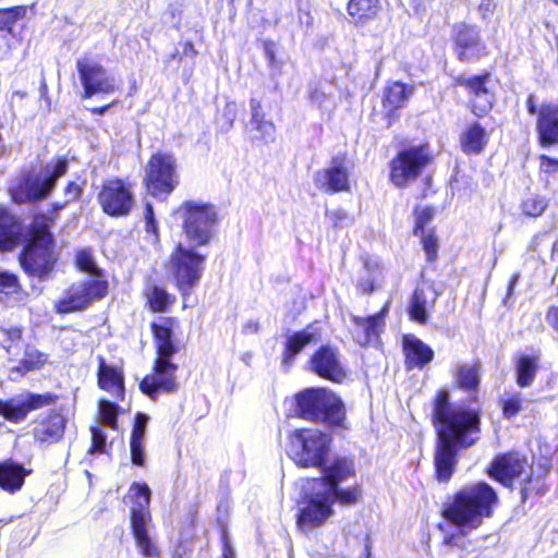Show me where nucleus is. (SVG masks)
<instances>
[{
    "instance_id": "11",
    "label": "nucleus",
    "mask_w": 558,
    "mask_h": 558,
    "mask_svg": "<svg viewBox=\"0 0 558 558\" xmlns=\"http://www.w3.org/2000/svg\"><path fill=\"white\" fill-rule=\"evenodd\" d=\"M193 247H186L179 243L171 255V271L179 290L184 294L189 293L199 281L206 259L205 255L195 252Z\"/></svg>"
},
{
    "instance_id": "55",
    "label": "nucleus",
    "mask_w": 558,
    "mask_h": 558,
    "mask_svg": "<svg viewBox=\"0 0 558 558\" xmlns=\"http://www.w3.org/2000/svg\"><path fill=\"white\" fill-rule=\"evenodd\" d=\"M81 194H82V187L75 182H70L64 190L65 201L61 207H63L68 203L78 199Z\"/></svg>"
},
{
    "instance_id": "58",
    "label": "nucleus",
    "mask_w": 558,
    "mask_h": 558,
    "mask_svg": "<svg viewBox=\"0 0 558 558\" xmlns=\"http://www.w3.org/2000/svg\"><path fill=\"white\" fill-rule=\"evenodd\" d=\"M547 324L558 331V306H551L546 314Z\"/></svg>"
},
{
    "instance_id": "64",
    "label": "nucleus",
    "mask_w": 558,
    "mask_h": 558,
    "mask_svg": "<svg viewBox=\"0 0 558 558\" xmlns=\"http://www.w3.org/2000/svg\"><path fill=\"white\" fill-rule=\"evenodd\" d=\"M223 557L225 558H235L234 550L230 547V545L228 543L225 544Z\"/></svg>"
},
{
    "instance_id": "37",
    "label": "nucleus",
    "mask_w": 558,
    "mask_h": 558,
    "mask_svg": "<svg viewBox=\"0 0 558 558\" xmlns=\"http://www.w3.org/2000/svg\"><path fill=\"white\" fill-rule=\"evenodd\" d=\"M537 363L534 357L523 355L517 362V384L520 387H529L532 385L536 372Z\"/></svg>"
},
{
    "instance_id": "17",
    "label": "nucleus",
    "mask_w": 558,
    "mask_h": 558,
    "mask_svg": "<svg viewBox=\"0 0 558 558\" xmlns=\"http://www.w3.org/2000/svg\"><path fill=\"white\" fill-rule=\"evenodd\" d=\"M57 396L53 393H26L17 398L2 401L0 399V415L4 416L8 421L20 423L25 420L31 411L54 404Z\"/></svg>"
},
{
    "instance_id": "49",
    "label": "nucleus",
    "mask_w": 558,
    "mask_h": 558,
    "mask_svg": "<svg viewBox=\"0 0 558 558\" xmlns=\"http://www.w3.org/2000/svg\"><path fill=\"white\" fill-rule=\"evenodd\" d=\"M493 107V95L487 92L475 96L473 101V113L481 117L486 114Z\"/></svg>"
},
{
    "instance_id": "43",
    "label": "nucleus",
    "mask_w": 558,
    "mask_h": 558,
    "mask_svg": "<svg viewBox=\"0 0 558 558\" xmlns=\"http://www.w3.org/2000/svg\"><path fill=\"white\" fill-rule=\"evenodd\" d=\"M99 414H100L102 424L107 425L110 428L117 427L118 405L116 403L110 402L108 400H100Z\"/></svg>"
},
{
    "instance_id": "30",
    "label": "nucleus",
    "mask_w": 558,
    "mask_h": 558,
    "mask_svg": "<svg viewBox=\"0 0 558 558\" xmlns=\"http://www.w3.org/2000/svg\"><path fill=\"white\" fill-rule=\"evenodd\" d=\"M22 227L17 218L0 207V250L10 251L17 243Z\"/></svg>"
},
{
    "instance_id": "8",
    "label": "nucleus",
    "mask_w": 558,
    "mask_h": 558,
    "mask_svg": "<svg viewBox=\"0 0 558 558\" xmlns=\"http://www.w3.org/2000/svg\"><path fill=\"white\" fill-rule=\"evenodd\" d=\"M66 170L68 161L60 159L53 166L47 165L40 173L22 175L10 190L12 199L22 204L46 197L54 187L57 180L66 173Z\"/></svg>"
},
{
    "instance_id": "36",
    "label": "nucleus",
    "mask_w": 558,
    "mask_h": 558,
    "mask_svg": "<svg viewBox=\"0 0 558 558\" xmlns=\"http://www.w3.org/2000/svg\"><path fill=\"white\" fill-rule=\"evenodd\" d=\"M378 0H350L348 13L354 23H363L376 15Z\"/></svg>"
},
{
    "instance_id": "59",
    "label": "nucleus",
    "mask_w": 558,
    "mask_h": 558,
    "mask_svg": "<svg viewBox=\"0 0 558 558\" xmlns=\"http://www.w3.org/2000/svg\"><path fill=\"white\" fill-rule=\"evenodd\" d=\"M11 342L19 341L22 337V330L19 327L1 329Z\"/></svg>"
},
{
    "instance_id": "26",
    "label": "nucleus",
    "mask_w": 558,
    "mask_h": 558,
    "mask_svg": "<svg viewBox=\"0 0 558 558\" xmlns=\"http://www.w3.org/2000/svg\"><path fill=\"white\" fill-rule=\"evenodd\" d=\"M537 131L542 145L558 143V106L544 105L539 110Z\"/></svg>"
},
{
    "instance_id": "56",
    "label": "nucleus",
    "mask_w": 558,
    "mask_h": 558,
    "mask_svg": "<svg viewBox=\"0 0 558 558\" xmlns=\"http://www.w3.org/2000/svg\"><path fill=\"white\" fill-rule=\"evenodd\" d=\"M327 217L335 227H341L345 222L350 221L348 214L343 209H335L327 213Z\"/></svg>"
},
{
    "instance_id": "63",
    "label": "nucleus",
    "mask_w": 558,
    "mask_h": 558,
    "mask_svg": "<svg viewBox=\"0 0 558 558\" xmlns=\"http://www.w3.org/2000/svg\"><path fill=\"white\" fill-rule=\"evenodd\" d=\"M183 54L186 57H195L197 54V51L195 50L194 45L192 43L184 44Z\"/></svg>"
},
{
    "instance_id": "19",
    "label": "nucleus",
    "mask_w": 558,
    "mask_h": 558,
    "mask_svg": "<svg viewBox=\"0 0 558 558\" xmlns=\"http://www.w3.org/2000/svg\"><path fill=\"white\" fill-rule=\"evenodd\" d=\"M489 474L505 486H511L514 480L530 482L531 466L524 457L518 453H508L493 462Z\"/></svg>"
},
{
    "instance_id": "33",
    "label": "nucleus",
    "mask_w": 558,
    "mask_h": 558,
    "mask_svg": "<svg viewBox=\"0 0 558 558\" xmlns=\"http://www.w3.org/2000/svg\"><path fill=\"white\" fill-rule=\"evenodd\" d=\"M413 93L412 86H407L400 82H395L386 88L384 106L393 111L404 106L405 101Z\"/></svg>"
},
{
    "instance_id": "46",
    "label": "nucleus",
    "mask_w": 558,
    "mask_h": 558,
    "mask_svg": "<svg viewBox=\"0 0 558 558\" xmlns=\"http://www.w3.org/2000/svg\"><path fill=\"white\" fill-rule=\"evenodd\" d=\"M22 8L0 10V31H11L12 25L22 16Z\"/></svg>"
},
{
    "instance_id": "44",
    "label": "nucleus",
    "mask_w": 558,
    "mask_h": 558,
    "mask_svg": "<svg viewBox=\"0 0 558 558\" xmlns=\"http://www.w3.org/2000/svg\"><path fill=\"white\" fill-rule=\"evenodd\" d=\"M546 207L547 203L545 198L541 196H530L522 203L523 213L531 217H537L542 215Z\"/></svg>"
},
{
    "instance_id": "1",
    "label": "nucleus",
    "mask_w": 558,
    "mask_h": 558,
    "mask_svg": "<svg viewBox=\"0 0 558 558\" xmlns=\"http://www.w3.org/2000/svg\"><path fill=\"white\" fill-rule=\"evenodd\" d=\"M433 422L437 430L435 466L437 477L448 481L457 463L459 449L476 444L481 435L480 413L461 404H451L449 393L440 391L434 401Z\"/></svg>"
},
{
    "instance_id": "48",
    "label": "nucleus",
    "mask_w": 558,
    "mask_h": 558,
    "mask_svg": "<svg viewBox=\"0 0 558 558\" xmlns=\"http://www.w3.org/2000/svg\"><path fill=\"white\" fill-rule=\"evenodd\" d=\"M418 236L422 238V244H423L424 251L427 255V258L429 260H434L437 256V248H438L437 238L435 236V234L432 231H428V232L420 231Z\"/></svg>"
},
{
    "instance_id": "41",
    "label": "nucleus",
    "mask_w": 558,
    "mask_h": 558,
    "mask_svg": "<svg viewBox=\"0 0 558 558\" xmlns=\"http://www.w3.org/2000/svg\"><path fill=\"white\" fill-rule=\"evenodd\" d=\"M502 413L507 418L515 416L523 409V398L521 393H511L500 400Z\"/></svg>"
},
{
    "instance_id": "53",
    "label": "nucleus",
    "mask_w": 558,
    "mask_h": 558,
    "mask_svg": "<svg viewBox=\"0 0 558 558\" xmlns=\"http://www.w3.org/2000/svg\"><path fill=\"white\" fill-rule=\"evenodd\" d=\"M434 210L428 207L416 213L414 235H420V231H424L425 226L432 220Z\"/></svg>"
},
{
    "instance_id": "3",
    "label": "nucleus",
    "mask_w": 558,
    "mask_h": 558,
    "mask_svg": "<svg viewBox=\"0 0 558 558\" xmlns=\"http://www.w3.org/2000/svg\"><path fill=\"white\" fill-rule=\"evenodd\" d=\"M497 501L495 490L480 482L459 490L445 508L444 517L454 525L474 530L483 523L484 518L492 517V508Z\"/></svg>"
},
{
    "instance_id": "15",
    "label": "nucleus",
    "mask_w": 558,
    "mask_h": 558,
    "mask_svg": "<svg viewBox=\"0 0 558 558\" xmlns=\"http://www.w3.org/2000/svg\"><path fill=\"white\" fill-rule=\"evenodd\" d=\"M76 68L84 87V97L89 98L95 94H110L116 90L114 78L99 63L82 59L77 60Z\"/></svg>"
},
{
    "instance_id": "51",
    "label": "nucleus",
    "mask_w": 558,
    "mask_h": 558,
    "mask_svg": "<svg viewBox=\"0 0 558 558\" xmlns=\"http://www.w3.org/2000/svg\"><path fill=\"white\" fill-rule=\"evenodd\" d=\"M364 267L368 272V277L365 280H361L359 286L363 292H371L374 288V272L378 269V264L377 262L366 259L364 263Z\"/></svg>"
},
{
    "instance_id": "27",
    "label": "nucleus",
    "mask_w": 558,
    "mask_h": 558,
    "mask_svg": "<svg viewBox=\"0 0 558 558\" xmlns=\"http://www.w3.org/2000/svg\"><path fill=\"white\" fill-rule=\"evenodd\" d=\"M403 351L409 367H423L434 357V351L429 345L413 335L403 338Z\"/></svg>"
},
{
    "instance_id": "14",
    "label": "nucleus",
    "mask_w": 558,
    "mask_h": 558,
    "mask_svg": "<svg viewBox=\"0 0 558 558\" xmlns=\"http://www.w3.org/2000/svg\"><path fill=\"white\" fill-rule=\"evenodd\" d=\"M333 514L332 496L313 486L307 505L298 515V526L307 532L323 525Z\"/></svg>"
},
{
    "instance_id": "57",
    "label": "nucleus",
    "mask_w": 558,
    "mask_h": 558,
    "mask_svg": "<svg viewBox=\"0 0 558 558\" xmlns=\"http://www.w3.org/2000/svg\"><path fill=\"white\" fill-rule=\"evenodd\" d=\"M145 220L147 225V231L155 232L156 223L154 218V209L150 204H146L145 206Z\"/></svg>"
},
{
    "instance_id": "28",
    "label": "nucleus",
    "mask_w": 558,
    "mask_h": 558,
    "mask_svg": "<svg viewBox=\"0 0 558 558\" xmlns=\"http://www.w3.org/2000/svg\"><path fill=\"white\" fill-rule=\"evenodd\" d=\"M31 471H27L22 464L13 460H5L0 463V487L14 494L23 487L25 477Z\"/></svg>"
},
{
    "instance_id": "45",
    "label": "nucleus",
    "mask_w": 558,
    "mask_h": 558,
    "mask_svg": "<svg viewBox=\"0 0 558 558\" xmlns=\"http://www.w3.org/2000/svg\"><path fill=\"white\" fill-rule=\"evenodd\" d=\"M17 277L8 271H0V293L13 294L20 291Z\"/></svg>"
},
{
    "instance_id": "34",
    "label": "nucleus",
    "mask_w": 558,
    "mask_h": 558,
    "mask_svg": "<svg viewBox=\"0 0 558 558\" xmlns=\"http://www.w3.org/2000/svg\"><path fill=\"white\" fill-rule=\"evenodd\" d=\"M454 377L459 386L468 391H475L480 385V365L473 364H458L456 366Z\"/></svg>"
},
{
    "instance_id": "52",
    "label": "nucleus",
    "mask_w": 558,
    "mask_h": 558,
    "mask_svg": "<svg viewBox=\"0 0 558 558\" xmlns=\"http://www.w3.org/2000/svg\"><path fill=\"white\" fill-rule=\"evenodd\" d=\"M92 447L89 448V453H101L105 451L106 447V435L104 432L98 427H92Z\"/></svg>"
},
{
    "instance_id": "50",
    "label": "nucleus",
    "mask_w": 558,
    "mask_h": 558,
    "mask_svg": "<svg viewBox=\"0 0 558 558\" xmlns=\"http://www.w3.org/2000/svg\"><path fill=\"white\" fill-rule=\"evenodd\" d=\"M143 441L144 439L136 437H131L130 440L131 459L132 462L138 466H143L145 464Z\"/></svg>"
},
{
    "instance_id": "22",
    "label": "nucleus",
    "mask_w": 558,
    "mask_h": 558,
    "mask_svg": "<svg viewBox=\"0 0 558 558\" xmlns=\"http://www.w3.org/2000/svg\"><path fill=\"white\" fill-rule=\"evenodd\" d=\"M353 474L354 469L352 461L344 458H337L329 466L324 468V476L314 480L313 486L332 496V489L340 486L342 482L353 476Z\"/></svg>"
},
{
    "instance_id": "12",
    "label": "nucleus",
    "mask_w": 558,
    "mask_h": 558,
    "mask_svg": "<svg viewBox=\"0 0 558 558\" xmlns=\"http://www.w3.org/2000/svg\"><path fill=\"white\" fill-rule=\"evenodd\" d=\"M107 281L99 278H88L73 283L57 302L59 313H70L87 307L96 300L102 299L107 293Z\"/></svg>"
},
{
    "instance_id": "4",
    "label": "nucleus",
    "mask_w": 558,
    "mask_h": 558,
    "mask_svg": "<svg viewBox=\"0 0 558 558\" xmlns=\"http://www.w3.org/2000/svg\"><path fill=\"white\" fill-rule=\"evenodd\" d=\"M190 246L207 245L217 222L215 207L202 201H185L172 214Z\"/></svg>"
},
{
    "instance_id": "54",
    "label": "nucleus",
    "mask_w": 558,
    "mask_h": 558,
    "mask_svg": "<svg viewBox=\"0 0 558 558\" xmlns=\"http://www.w3.org/2000/svg\"><path fill=\"white\" fill-rule=\"evenodd\" d=\"M148 421H149V416L147 414L138 413L135 418V424H134L131 437L144 439Z\"/></svg>"
},
{
    "instance_id": "38",
    "label": "nucleus",
    "mask_w": 558,
    "mask_h": 558,
    "mask_svg": "<svg viewBox=\"0 0 558 558\" xmlns=\"http://www.w3.org/2000/svg\"><path fill=\"white\" fill-rule=\"evenodd\" d=\"M47 354L36 349H28L25 352V356L19 362L12 372L25 374L31 371L39 369L47 363Z\"/></svg>"
},
{
    "instance_id": "31",
    "label": "nucleus",
    "mask_w": 558,
    "mask_h": 558,
    "mask_svg": "<svg viewBox=\"0 0 558 558\" xmlns=\"http://www.w3.org/2000/svg\"><path fill=\"white\" fill-rule=\"evenodd\" d=\"M488 142L486 130L478 123H473L461 134L460 144L465 154H480Z\"/></svg>"
},
{
    "instance_id": "32",
    "label": "nucleus",
    "mask_w": 558,
    "mask_h": 558,
    "mask_svg": "<svg viewBox=\"0 0 558 558\" xmlns=\"http://www.w3.org/2000/svg\"><path fill=\"white\" fill-rule=\"evenodd\" d=\"M251 107V125L253 130L259 132V138L264 142H272L275 138V124L271 121H267L264 119V114H262V106L258 100L252 98L250 101Z\"/></svg>"
},
{
    "instance_id": "13",
    "label": "nucleus",
    "mask_w": 558,
    "mask_h": 558,
    "mask_svg": "<svg viewBox=\"0 0 558 558\" xmlns=\"http://www.w3.org/2000/svg\"><path fill=\"white\" fill-rule=\"evenodd\" d=\"M430 161L427 145H418L404 149L391 161L390 179L401 187L416 179L422 169Z\"/></svg>"
},
{
    "instance_id": "60",
    "label": "nucleus",
    "mask_w": 558,
    "mask_h": 558,
    "mask_svg": "<svg viewBox=\"0 0 558 558\" xmlns=\"http://www.w3.org/2000/svg\"><path fill=\"white\" fill-rule=\"evenodd\" d=\"M519 278H520V275L519 274H513L511 276V279L509 281V284H508V291H507V295L504 300V302L507 304L508 300L511 298L513 291H514V288L519 281Z\"/></svg>"
},
{
    "instance_id": "5",
    "label": "nucleus",
    "mask_w": 558,
    "mask_h": 558,
    "mask_svg": "<svg viewBox=\"0 0 558 558\" xmlns=\"http://www.w3.org/2000/svg\"><path fill=\"white\" fill-rule=\"evenodd\" d=\"M299 415L308 421L322 422L327 425H340L344 420L342 401L331 391L310 388L295 397Z\"/></svg>"
},
{
    "instance_id": "61",
    "label": "nucleus",
    "mask_w": 558,
    "mask_h": 558,
    "mask_svg": "<svg viewBox=\"0 0 558 558\" xmlns=\"http://www.w3.org/2000/svg\"><path fill=\"white\" fill-rule=\"evenodd\" d=\"M541 166L546 171H550L551 168H555V167L558 168V160L549 158V157L543 155V156H541Z\"/></svg>"
},
{
    "instance_id": "25",
    "label": "nucleus",
    "mask_w": 558,
    "mask_h": 558,
    "mask_svg": "<svg viewBox=\"0 0 558 558\" xmlns=\"http://www.w3.org/2000/svg\"><path fill=\"white\" fill-rule=\"evenodd\" d=\"M320 340V332L316 326L310 325L305 329L289 336L283 352V363L289 365L294 357L307 345L317 343Z\"/></svg>"
},
{
    "instance_id": "42",
    "label": "nucleus",
    "mask_w": 558,
    "mask_h": 558,
    "mask_svg": "<svg viewBox=\"0 0 558 558\" xmlns=\"http://www.w3.org/2000/svg\"><path fill=\"white\" fill-rule=\"evenodd\" d=\"M361 492L357 487L341 488L340 486L332 489V505L339 501L342 505H353L360 498Z\"/></svg>"
},
{
    "instance_id": "40",
    "label": "nucleus",
    "mask_w": 558,
    "mask_h": 558,
    "mask_svg": "<svg viewBox=\"0 0 558 558\" xmlns=\"http://www.w3.org/2000/svg\"><path fill=\"white\" fill-rule=\"evenodd\" d=\"M76 265L80 270L89 274V278L101 279V271L97 267L92 253L87 250H82L76 254Z\"/></svg>"
},
{
    "instance_id": "21",
    "label": "nucleus",
    "mask_w": 558,
    "mask_h": 558,
    "mask_svg": "<svg viewBox=\"0 0 558 558\" xmlns=\"http://www.w3.org/2000/svg\"><path fill=\"white\" fill-rule=\"evenodd\" d=\"M312 371L322 378L333 383H341L345 378V371L336 349L325 345L317 350L311 359Z\"/></svg>"
},
{
    "instance_id": "23",
    "label": "nucleus",
    "mask_w": 558,
    "mask_h": 558,
    "mask_svg": "<svg viewBox=\"0 0 558 558\" xmlns=\"http://www.w3.org/2000/svg\"><path fill=\"white\" fill-rule=\"evenodd\" d=\"M65 424L66 421L63 415L57 412H51L36 422L33 429L34 438L41 445L56 444L62 438Z\"/></svg>"
},
{
    "instance_id": "39",
    "label": "nucleus",
    "mask_w": 558,
    "mask_h": 558,
    "mask_svg": "<svg viewBox=\"0 0 558 558\" xmlns=\"http://www.w3.org/2000/svg\"><path fill=\"white\" fill-rule=\"evenodd\" d=\"M487 78L488 75L473 76L469 78L461 75L456 77L454 81L457 85L465 86L470 90V93L475 97L488 92V89L486 88Z\"/></svg>"
},
{
    "instance_id": "18",
    "label": "nucleus",
    "mask_w": 558,
    "mask_h": 558,
    "mask_svg": "<svg viewBox=\"0 0 558 558\" xmlns=\"http://www.w3.org/2000/svg\"><path fill=\"white\" fill-rule=\"evenodd\" d=\"M102 210L109 216H125L133 207V195L121 180H109L104 183L98 195Z\"/></svg>"
},
{
    "instance_id": "10",
    "label": "nucleus",
    "mask_w": 558,
    "mask_h": 558,
    "mask_svg": "<svg viewBox=\"0 0 558 558\" xmlns=\"http://www.w3.org/2000/svg\"><path fill=\"white\" fill-rule=\"evenodd\" d=\"M177 160L171 154L156 153L146 166L145 183L153 196H167L179 185Z\"/></svg>"
},
{
    "instance_id": "29",
    "label": "nucleus",
    "mask_w": 558,
    "mask_h": 558,
    "mask_svg": "<svg viewBox=\"0 0 558 558\" xmlns=\"http://www.w3.org/2000/svg\"><path fill=\"white\" fill-rule=\"evenodd\" d=\"M98 385L112 396L123 398L124 386L122 372L107 364L102 356H99Z\"/></svg>"
},
{
    "instance_id": "9",
    "label": "nucleus",
    "mask_w": 558,
    "mask_h": 558,
    "mask_svg": "<svg viewBox=\"0 0 558 558\" xmlns=\"http://www.w3.org/2000/svg\"><path fill=\"white\" fill-rule=\"evenodd\" d=\"M56 256L52 235L47 227L35 228L28 246L21 255V265L33 277L45 280L53 270Z\"/></svg>"
},
{
    "instance_id": "7",
    "label": "nucleus",
    "mask_w": 558,
    "mask_h": 558,
    "mask_svg": "<svg viewBox=\"0 0 558 558\" xmlns=\"http://www.w3.org/2000/svg\"><path fill=\"white\" fill-rule=\"evenodd\" d=\"M330 441V436L318 429H295L289 436L287 453L301 466H322L329 453Z\"/></svg>"
},
{
    "instance_id": "24",
    "label": "nucleus",
    "mask_w": 558,
    "mask_h": 558,
    "mask_svg": "<svg viewBox=\"0 0 558 558\" xmlns=\"http://www.w3.org/2000/svg\"><path fill=\"white\" fill-rule=\"evenodd\" d=\"M438 293L432 286L417 287L411 298L409 315L412 320L425 324L428 313L434 308Z\"/></svg>"
},
{
    "instance_id": "47",
    "label": "nucleus",
    "mask_w": 558,
    "mask_h": 558,
    "mask_svg": "<svg viewBox=\"0 0 558 558\" xmlns=\"http://www.w3.org/2000/svg\"><path fill=\"white\" fill-rule=\"evenodd\" d=\"M169 294L161 288L155 287L149 295L151 308L157 312L163 311L169 304Z\"/></svg>"
},
{
    "instance_id": "2",
    "label": "nucleus",
    "mask_w": 558,
    "mask_h": 558,
    "mask_svg": "<svg viewBox=\"0 0 558 558\" xmlns=\"http://www.w3.org/2000/svg\"><path fill=\"white\" fill-rule=\"evenodd\" d=\"M175 325L177 322L172 318H161L151 326L157 359L153 374L145 376L140 384L141 390L151 399H155L158 391L170 393L178 390L175 379L178 366L170 362V357L177 352V347L172 342Z\"/></svg>"
},
{
    "instance_id": "16",
    "label": "nucleus",
    "mask_w": 558,
    "mask_h": 558,
    "mask_svg": "<svg viewBox=\"0 0 558 558\" xmlns=\"http://www.w3.org/2000/svg\"><path fill=\"white\" fill-rule=\"evenodd\" d=\"M453 41L457 58L462 62L476 61L488 53L480 29L475 25L466 23L456 25Z\"/></svg>"
},
{
    "instance_id": "35",
    "label": "nucleus",
    "mask_w": 558,
    "mask_h": 558,
    "mask_svg": "<svg viewBox=\"0 0 558 558\" xmlns=\"http://www.w3.org/2000/svg\"><path fill=\"white\" fill-rule=\"evenodd\" d=\"M384 311L368 316V317H357L354 316L353 320L355 324V332L364 333V339H357V341L362 344H365L372 340V338H377L379 332V326L383 323Z\"/></svg>"
},
{
    "instance_id": "20",
    "label": "nucleus",
    "mask_w": 558,
    "mask_h": 558,
    "mask_svg": "<svg viewBox=\"0 0 558 558\" xmlns=\"http://www.w3.org/2000/svg\"><path fill=\"white\" fill-rule=\"evenodd\" d=\"M315 184L327 192H343L350 187L348 161L344 156H336L329 167L315 174Z\"/></svg>"
},
{
    "instance_id": "62",
    "label": "nucleus",
    "mask_w": 558,
    "mask_h": 558,
    "mask_svg": "<svg viewBox=\"0 0 558 558\" xmlns=\"http://www.w3.org/2000/svg\"><path fill=\"white\" fill-rule=\"evenodd\" d=\"M325 97V94L318 89H315L311 93V100L319 107L323 105Z\"/></svg>"
},
{
    "instance_id": "6",
    "label": "nucleus",
    "mask_w": 558,
    "mask_h": 558,
    "mask_svg": "<svg viewBox=\"0 0 558 558\" xmlns=\"http://www.w3.org/2000/svg\"><path fill=\"white\" fill-rule=\"evenodd\" d=\"M130 493L133 498L131 508V527L136 546L145 557L154 558L159 555L156 543L149 535L151 514L149 511L150 489L147 484L134 483Z\"/></svg>"
}]
</instances>
